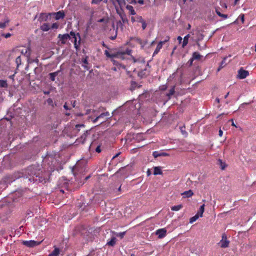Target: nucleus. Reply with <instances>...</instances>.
I'll use <instances>...</instances> for the list:
<instances>
[{
	"instance_id": "obj_13",
	"label": "nucleus",
	"mask_w": 256,
	"mask_h": 256,
	"mask_svg": "<svg viewBox=\"0 0 256 256\" xmlns=\"http://www.w3.org/2000/svg\"><path fill=\"white\" fill-rule=\"evenodd\" d=\"M194 194V193L192 190H188L185 191L182 194L183 198H188L191 197Z\"/></svg>"
},
{
	"instance_id": "obj_15",
	"label": "nucleus",
	"mask_w": 256,
	"mask_h": 256,
	"mask_svg": "<svg viewBox=\"0 0 256 256\" xmlns=\"http://www.w3.org/2000/svg\"><path fill=\"white\" fill-rule=\"evenodd\" d=\"M50 28L49 24L44 23L40 26V29L44 32H47L50 30Z\"/></svg>"
},
{
	"instance_id": "obj_31",
	"label": "nucleus",
	"mask_w": 256,
	"mask_h": 256,
	"mask_svg": "<svg viewBox=\"0 0 256 256\" xmlns=\"http://www.w3.org/2000/svg\"><path fill=\"white\" fill-rule=\"evenodd\" d=\"M216 13L218 16L224 19H226L228 17L227 14H222L217 10H216Z\"/></svg>"
},
{
	"instance_id": "obj_49",
	"label": "nucleus",
	"mask_w": 256,
	"mask_h": 256,
	"mask_svg": "<svg viewBox=\"0 0 256 256\" xmlns=\"http://www.w3.org/2000/svg\"><path fill=\"white\" fill-rule=\"evenodd\" d=\"M240 20H241L242 23H244V15L242 14V16H240Z\"/></svg>"
},
{
	"instance_id": "obj_11",
	"label": "nucleus",
	"mask_w": 256,
	"mask_h": 256,
	"mask_svg": "<svg viewBox=\"0 0 256 256\" xmlns=\"http://www.w3.org/2000/svg\"><path fill=\"white\" fill-rule=\"evenodd\" d=\"M54 250L50 253L48 256H58L60 253V249L56 247V246H54Z\"/></svg>"
},
{
	"instance_id": "obj_5",
	"label": "nucleus",
	"mask_w": 256,
	"mask_h": 256,
	"mask_svg": "<svg viewBox=\"0 0 256 256\" xmlns=\"http://www.w3.org/2000/svg\"><path fill=\"white\" fill-rule=\"evenodd\" d=\"M91 130H86L80 138H78L76 142L84 144L91 134Z\"/></svg>"
},
{
	"instance_id": "obj_1",
	"label": "nucleus",
	"mask_w": 256,
	"mask_h": 256,
	"mask_svg": "<svg viewBox=\"0 0 256 256\" xmlns=\"http://www.w3.org/2000/svg\"><path fill=\"white\" fill-rule=\"evenodd\" d=\"M47 172H43L39 166H28L25 170L24 177L30 182H46L48 176Z\"/></svg>"
},
{
	"instance_id": "obj_26",
	"label": "nucleus",
	"mask_w": 256,
	"mask_h": 256,
	"mask_svg": "<svg viewBox=\"0 0 256 256\" xmlns=\"http://www.w3.org/2000/svg\"><path fill=\"white\" fill-rule=\"evenodd\" d=\"M200 217V216L198 214H196L195 216L192 217L190 219V223L192 224L193 222H196Z\"/></svg>"
},
{
	"instance_id": "obj_3",
	"label": "nucleus",
	"mask_w": 256,
	"mask_h": 256,
	"mask_svg": "<svg viewBox=\"0 0 256 256\" xmlns=\"http://www.w3.org/2000/svg\"><path fill=\"white\" fill-rule=\"evenodd\" d=\"M71 36V41L74 42V48L78 50L80 42V36L78 33L75 34L74 32L72 31L70 32Z\"/></svg>"
},
{
	"instance_id": "obj_48",
	"label": "nucleus",
	"mask_w": 256,
	"mask_h": 256,
	"mask_svg": "<svg viewBox=\"0 0 256 256\" xmlns=\"http://www.w3.org/2000/svg\"><path fill=\"white\" fill-rule=\"evenodd\" d=\"M96 151L97 152H101L100 146H98L96 149Z\"/></svg>"
},
{
	"instance_id": "obj_40",
	"label": "nucleus",
	"mask_w": 256,
	"mask_h": 256,
	"mask_svg": "<svg viewBox=\"0 0 256 256\" xmlns=\"http://www.w3.org/2000/svg\"><path fill=\"white\" fill-rule=\"evenodd\" d=\"M176 75H177L176 73H174L172 76H170L169 77V78H168V80H171L175 78Z\"/></svg>"
},
{
	"instance_id": "obj_21",
	"label": "nucleus",
	"mask_w": 256,
	"mask_h": 256,
	"mask_svg": "<svg viewBox=\"0 0 256 256\" xmlns=\"http://www.w3.org/2000/svg\"><path fill=\"white\" fill-rule=\"evenodd\" d=\"M175 86H173L169 90V92L166 94V96H168V98H170L171 96H172L175 92Z\"/></svg>"
},
{
	"instance_id": "obj_28",
	"label": "nucleus",
	"mask_w": 256,
	"mask_h": 256,
	"mask_svg": "<svg viewBox=\"0 0 256 256\" xmlns=\"http://www.w3.org/2000/svg\"><path fill=\"white\" fill-rule=\"evenodd\" d=\"M201 56L198 52H194L192 54V58L194 60H199L201 58Z\"/></svg>"
},
{
	"instance_id": "obj_27",
	"label": "nucleus",
	"mask_w": 256,
	"mask_h": 256,
	"mask_svg": "<svg viewBox=\"0 0 256 256\" xmlns=\"http://www.w3.org/2000/svg\"><path fill=\"white\" fill-rule=\"evenodd\" d=\"M21 52L28 57L30 55V49L28 48H25L24 50H22Z\"/></svg>"
},
{
	"instance_id": "obj_51",
	"label": "nucleus",
	"mask_w": 256,
	"mask_h": 256,
	"mask_svg": "<svg viewBox=\"0 0 256 256\" xmlns=\"http://www.w3.org/2000/svg\"><path fill=\"white\" fill-rule=\"evenodd\" d=\"M222 134H223V132L222 131V130H220L219 131H218V135L220 136H222Z\"/></svg>"
},
{
	"instance_id": "obj_20",
	"label": "nucleus",
	"mask_w": 256,
	"mask_h": 256,
	"mask_svg": "<svg viewBox=\"0 0 256 256\" xmlns=\"http://www.w3.org/2000/svg\"><path fill=\"white\" fill-rule=\"evenodd\" d=\"M58 72H51L49 74L50 78L52 81H54L56 77L58 75Z\"/></svg>"
},
{
	"instance_id": "obj_30",
	"label": "nucleus",
	"mask_w": 256,
	"mask_h": 256,
	"mask_svg": "<svg viewBox=\"0 0 256 256\" xmlns=\"http://www.w3.org/2000/svg\"><path fill=\"white\" fill-rule=\"evenodd\" d=\"M48 16L45 14H41L39 19L40 20H46L48 18Z\"/></svg>"
},
{
	"instance_id": "obj_59",
	"label": "nucleus",
	"mask_w": 256,
	"mask_h": 256,
	"mask_svg": "<svg viewBox=\"0 0 256 256\" xmlns=\"http://www.w3.org/2000/svg\"><path fill=\"white\" fill-rule=\"evenodd\" d=\"M102 45L104 47L108 48L106 45L104 44V42H102Z\"/></svg>"
},
{
	"instance_id": "obj_47",
	"label": "nucleus",
	"mask_w": 256,
	"mask_h": 256,
	"mask_svg": "<svg viewBox=\"0 0 256 256\" xmlns=\"http://www.w3.org/2000/svg\"><path fill=\"white\" fill-rule=\"evenodd\" d=\"M194 59L192 58L188 62V64L190 65V66H192V62H193V61H194Z\"/></svg>"
},
{
	"instance_id": "obj_57",
	"label": "nucleus",
	"mask_w": 256,
	"mask_h": 256,
	"mask_svg": "<svg viewBox=\"0 0 256 256\" xmlns=\"http://www.w3.org/2000/svg\"><path fill=\"white\" fill-rule=\"evenodd\" d=\"M162 156H167V154L165 152H161Z\"/></svg>"
},
{
	"instance_id": "obj_63",
	"label": "nucleus",
	"mask_w": 256,
	"mask_h": 256,
	"mask_svg": "<svg viewBox=\"0 0 256 256\" xmlns=\"http://www.w3.org/2000/svg\"><path fill=\"white\" fill-rule=\"evenodd\" d=\"M92 24V20H90L88 24V26H90V24Z\"/></svg>"
},
{
	"instance_id": "obj_39",
	"label": "nucleus",
	"mask_w": 256,
	"mask_h": 256,
	"mask_svg": "<svg viewBox=\"0 0 256 256\" xmlns=\"http://www.w3.org/2000/svg\"><path fill=\"white\" fill-rule=\"evenodd\" d=\"M58 24L57 23H54L52 24L51 28L52 29H57L58 28Z\"/></svg>"
},
{
	"instance_id": "obj_32",
	"label": "nucleus",
	"mask_w": 256,
	"mask_h": 256,
	"mask_svg": "<svg viewBox=\"0 0 256 256\" xmlns=\"http://www.w3.org/2000/svg\"><path fill=\"white\" fill-rule=\"evenodd\" d=\"M9 20L8 19H6L4 22H0V28H5Z\"/></svg>"
},
{
	"instance_id": "obj_14",
	"label": "nucleus",
	"mask_w": 256,
	"mask_h": 256,
	"mask_svg": "<svg viewBox=\"0 0 256 256\" xmlns=\"http://www.w3.org/2000/svg\"><path fill=\"white\" fill-rule=\"evenodd\" d=\"M111 233L114 236L120 237L121 238H123L124 235L126 234V232H116L114 231H112Z\"/></svg>"
},
{
	"instance_id": "obj_18",
	"label": "nucleus",
	"mask_w": 256,
	"mask_h": 256,
	"mask_svg": "<svg viewBox=\"0 0 256 256\" xmlns=\"http://www.w3.org/2000/svg\"><path fill=\"white\" fill-rule=\"evenodd\" d=\"M204 206H205L204 204H203L202 205L200 206L198 211L196 213V214H198L200 217H202V216L203 213H204Z\"/></svg>"
},
{
	"instance_id": "obj_62",
	"label": "nucleus",
	"mask_w": 256,
	"mask_h": 256,
	"mask_svg": "<svg viewBox=\"0 0 256 256\" xmlns=\"http://www.w3.org/2000/svg\"><path fill=\"white\" fill-rule=\"evenodd\" d=\"M83 62H84V64H87L88 63L87 60H86V59H84V60L83 61Z\"/></svg>"
},
{
	"instance_id": "obj_61",
	"label": "nucleus",
	"mask_w": 256,
	"mask_h": 256,
	"mask_svg": "<svg viewBox=\"0 0 256 256\" xmlns=\"http://www.w3.org/2000/svg\"><path fill=\"white\" fill-rule=\"evenodd\" d=\"M76 106V101H74L72 104V106L74 108Z\"/></svg>"
},
{
	"instance_id": "obj_29",
	"label": "nucleus",
	"mask_w": 256,
	"mask_h": 256,
	"mask_svg": "<svg viewBox=\"0 0 256 256\" xmlns=\"http://www.w3.org/2000/svg\"><path fill=\"white\" fill-rule=\"evenodd\" d=\"M218 164L220 166L222 170H224L225 168L226 164L222 161V160L219 159L218 160Z\"/></svg>"
},
{
	"instance_id": "obj_16",
	"label": "nucleus",
	"mask_w": 256,
	"mask_h": 256,
	"mask_svg": "<svg viewBox=\"0 0 256 256\" xmlns=\"http://www.w3.org/2000/svg\"><path fill=\"white\" fill-rule=\"evenodd\" d=\"M113 235V236L112 238L110 240H108L107 244L110 246H114L116 242V238Z\"/></svg>"
},
{
	"instance_id": "obj_54",
	"label": "nucleus",
	"mask_w": 256,
	"mask_h": 256,
	"mask_svg": "<svg viewBox=\"0 0 256 256\" xmlns=\"http://www.w3.org/2000/svg\"><path fill=\"white\" fill-rule=\"evenodd\" d=\"M132 21L134 22H136V17L132 16L131 18Z\"/></svg>"
},
{
	"instance_id": "obj_55",
	"label": "nucleus",
	"mask_w": 256,
	"mask_h": 256,
	"mask_svg": "<svg viewBox=\"0 0 256 256\" xmlns=\"http://www.w3.org/2000/svg\"><path fill=\"white\" fill-rule=\"evenodd\" d=\"M50 91H44V94H50Z\"/></svg>"
},
{
	"instance_id": "obj_24",
	"label": "nucleus",
	"mask_w": 256,
	"mask_h": 256,
	"mask_svg": "<svg viewBox=\"0 0 256 256\" xmlns=\"http://www.w3.org/2000/svg\"><path fill=\"white\" fill-rule=\"evenodd\" d=\"M8 86L6 80H0V88H6Z\"/></svg>"
},
{
	"instance_id": "obj_9",
	"label": "nucleus",
	"mask_w": 256,
	"mask_h": 256,
	"mask_svg": "<svg viewBox=\"0 0 256 256\" xmlns=\"http://www.w3.org/2000/svg\"><path fill=\"white\" fill-rule=\"evenodd\" d=\"M166 230L164 228H160L156 230V234L158 236L159 238H162L166 236Z\"/></svg>"
},
{
	"instance_id": "obj_46",
	"label": "nucleus",
	"mask_w": 256,
	"mask_h": 256,
	"mask_svg": "<svg viewBox=\"0 0 256 256\" xmlns=\"http://www.w3.org/2000/svg\"><path fill=\"white\" fill-rule=\"evenodd\" d=\"M47 102L49 104H53V100L50 98H49L47 100Z\"/></svg>"
},
{
	"instance_id": "obj_2",
	"label": "nucleus",
	"mask_w": 256,
	"mask_h": 256,
	"mask_svg": "<svg viewBox=\"0 0 256 256\" xmlns=\"http://www.w3.org/2000/svg\"><path fill=\"white\" fill-rule=\"evenodd\" d=\"M131 50L127 49L124 52H116L110 54L108 50H104V54L106 56V57L110 58L112 59V61L114 65L115 66L112 68V70L116 71L118 69L122 68L123 69L126 68V66L120 64L117 60L116 59H120V60H124L126 58V56H130V54Z\"/></svg>"
},
{
	"instance_id": "obj_44",
	"label": "nucleus",
	"mask_w": 256,
	"mask_h": 256,
	"mask_svg": "<svg viewBox=\"0 0 256 256\" xmlns=\"http://www.w3.org/2000/svg\"><path fill=\"white\" fill-rule=\"evenodd\" d=\"M180 130H181L182 133L184 135L186 136L188 135V133H187V132H186V131H185L184 130L182 129V128H180Z\"/></svg>"
},
{
	"instance_id": "obj_38",
	"label": "nucleus",
	"mask_w": 256,
	"mask_h": 256,
	"mask_svg": "<svg viewBox=\"0 0 256 256\" xmlns=\"http://www.w3.org/2000/svg\"><path fill=\"white\" fill-rule=\"evenodd\" d=\"M11 36H12V34L10 33L2 34V36L6 38H10Z\"/></svg>"
},
{
	"instance_id": "obj_36",
	"label": "nucleus",
	"mask_w": 256,
	"mask_h": 256,
	"mask_svg": "<svg viewBox=\"0 0 256 256\" xmlns=\"http://www.w3.org/2000/svg\"><path fill=\"white\" fill-rule=\"evenodd\" d=\"M16 62L18 66L21 64V58L20 56H18L16 58Z\"/></svg>"
},
{
	"instance_id": "obj_58",
	"label": "nucleus",
	"mask_w": 256,
	"mask_h": 256,
	"mask_svg": "<svg viewBox=\"0 0 256 256\" xmlns=\"http://www.w3.org/2000/svg\"><path fill=\"white\" fill-rule=\"evenodd\" d=\"M229 94V92H228L225 96H224V98H226Z\"/></svg>"
},
{
	"instance_id": "obj_50",
	"label": "nucleus",
	"mask_w": 256,
	"mask_h": 256,
	"mask_svg": "<svg viewBox=\"0 0 256 256\" xmlns=\"http://www.w3.org/2000/svg\"><path fill=\"white\" fill-rule=\"evenodd\" d=\"M178 40V41L179 43H180L182 42V38L180 36H178L177 38Z\"/></svg>"
},
{
	"instance_id": "obj_34",
	"label": "nucleus",
	"mask_w": 256,
	"mask_h": 256,
	"mask_svg": "<svg viewBox=\"0 0 256 256\" xmlns=\"http://www.w3.org/2000/svg\"><path fill=\"white\" fill-rule=\"evenodd\" d=\"M84 125L83 124H76V128H74V130H76L77 132H78L80 130V128H84Z\"/></svg>"
},
{
	"instance_id": "obj_19",
	"label": "nucleus",
	"mask_w": 256,
	"mask_h": 256,
	"mask_svg": "<svg viewBox=\"0 0 256 256\" xmlns=\"http://www.w3.org/2000/svg\"><path fill=\"white\" fill-rule=\"evenodd\" d=\"M189 38H190V34H188L186 35L184 37V40L182 41V48H184V46H186L187 45V44L188 43Z\"/></svg>"
},
{
	"instance_id": "obj_52",
	"label": "nucleus",
	"mask_w": 256,
	"mask_h": 256,
	"mask_svg": "<svg viewBox=\"0 0 256 256\" xmlns=\"http://www.w3.org/2000/svg\"><path fill=\"white\" fill-rule=\"evenodd\" d=\"M64 108L65 110H70V108H68V106H67L66 103V104H64Z\"/></svg>"
},
{
	"instance_id": "obj_22",
	"label": "nucleus",
	"mask_w": 256,
	"mask_h": 256,
	"mask_svg": "<svg viewBox=\"0 0 256 256\" xmlns=\"http://www.w3.org/2000/svg\"><path fill=\"white\" fill-rule=\"evenodd\" d=\"M162 172L160 168L159 167H154V175H158L162 174Z\"/></svg>"
},
{
	"instance_id": "obj_41",
	"label": "nucleus",
	"mask_w": 256,
	"mask_h": 256,
	"mask_svg": "<svg viewBox=\"0 0 256 256\" xmlns=\"http://www.w3.org/2000/svg\"><path fill=\"white\" fill-rule=\"evenodd\" d=\"M98 22H105V23H106L108 22V20H106V19L104 18H100V20H98Z\"/></svg>"
},
{
	"instance_id": "obj_7",
	"label": "nucleus",
	"mask_w": 256,
	"mask_h": 256,
	"mask_svg": "<svg viewBox=\"0 0 256 256\" xmlns=\"http://www.w3.org/2000/svg\"><path fill=\"white\" fill-rule=\"evenodd\" d=\"M169 37H167L164 40V41H160L158 42V44L157 46H156V48L155 49L154 53H153V56H156V54H157L160 51V49L162 48V45L166 42L168 41L169 40Z\"/></svg>"
},
{
	"instance_id": "obj_60",
	"label": "nucleus",
	"mask_w": 256,
	"mask_h": 256,
	"mask_svg": "<svg viewBox=\"0 0 256 256\" xmlns=\"http://www.w3.org/2000/svg\"><path fill=\"white\" fill-rule=\"evenodd\" d=\"M147 174H148V176H150V170H148L147 172Z\"/></svg>"
},
{
	"instance_id": "obj_42",
	"label": "nucleus",
	"mask_w": 256,
	"mask_h": 256,
	"mask_svg": "<svg viewBox=\"0 0 256 256\" xmlns=\"http://www.w3.org/2000/svg\"><path fill=\"white\" fill-rule=\"evenodd\" d=\"M102 1V0H92V4H98Z\"/></svg>"
},
{
	"instance_id": "obj_45",
	"label": "nucleus",
	"mask_w": 256,
	"mask_h": 256,
	"mask_svg": "<svg viewBox=\"0 0 256 256\" xmlns=\"http://www.w3.org/2000/svg\"><path fill=\"white\" fill-rule=\"evenodd\" d=\"M204 36L202 34H200L199 36L197 38V40L200 41L203 39Z\"/></svg>"
},
{
	"instance_id": "obj_53",
	"label": "nucleus",
	"mask_w": 256,
	"mask_h": 256,
	"mask_svg": "<svg viewBox=\"0 0 256 256\" xmlns=\"http://www.w3.org/2000/svg\"><path fill=\"white\" fill-rule=\"evenodd\" d=\"M138 2L139 4H143L144 3V1L143 0H138Z\"/></svg>"
},
{
	"instance_id": "obj_4",
	"label": "nucleus",
	"mask_w": 256,
	"mask_h": 256,
	"mask_svg": "<svg viewBox=\"0 0 256 256\" xmlns=\"http://www.w3.org/2000/svg\"><path fill=\"white\" fill-rule=\"evenodd\" d=\"M41 242L35 241L34 240H23L22 242V244L23 245L28 247V248H34L37 246H38Z\"/></svg>"
},
{
	"instance_id": "obj_8",
	"label": "nucleus",
	"mask_w": 256,
	"mask_h": 256,
	"mask_svg": "<svg viewBox=\"0 0 256 256\" xmlns=\"http://www.w3.org/2000/svg\"><path fill=\"white\" fill-rule=\"evenodd\" d=\"M249 74V72L248 70H244L241 68L238 71V78L240 79L245 78Z\"/></svg>"
},
{
	"instance_id": "obj_10",
	"label": "nucleus",
	"mask_w": 256,
	"mask_h": 256,
	"mask_svg": "<svg viewBox=\"0 0 256 256\" xmlns=\"http://www.w3.org/2000/svg\"><path fill=\"white\" fill-rule=\"evenodd\" d=\"M229 241L226 240V236H222V240L220 242V246L223 248L228 247Z\"/></svg>"
},
{
	"instance_id": "obj_35",
	"label": "nucleus",
	"mask_w": 256,
	"mask_h": 256,
	"mask_svg": "<svg viewBox=\"0 0 256 256\" xmlns=\"http://www.w3.org/2000/svg\"><path fill=\"white\" fill-rule=\"evenodd\" d=\"M135 17H136V22H143L144 20H143L142 16H136Z\"/></svg>"
},
{
	"instance_id": "obj_6",
	"label": "nucleus",
	"mask_w": 256,
	"mask_h": 256,
	"mask_svg": "<svg viewBox=\"0 0 256 256\" xmlns=\"http://www.w3.org/2000/svg\"><path fill=\"white\" fill-rule=\"evenodd\" d=\"M59 41L62 44H66L68 40L71 39V36L70 34H59L58 35Z\"/></svg>"
},
{
	"instance_id": "obj_56",
	"label": "nucleus",
	"mask_w": 256,
	"mask_h": 256,
	"mask_svg": "<svg viewBox=\"0 0 256 256\" xmlns=\"http://www.w3.org/2000/svg\"><path fill=\"white\" fill-rule=\"evenodd\" d=\"M116 37V34L114 36H111L110 38L112 40H114Z\"/></svg>"
},
{
	"instance_id": "obj_64",
	"label": "nucleus",
	"mask_w": 256,
	"mask_h": 256,
	"mask_svg": "<svg viewBox=\"0 0 256 256\" xmlns=\"http://www.w3.org/2000/svg\"><path fill=\"white\" fill-rule=\"evenodd\" d=\"M132 3H133V4H136V0H133L132 1Z\"/></svg>"
},
{
	"instance_id": "obj_17",
	"label": "nucleus",
	"mask_w": 256,
	"mask_h": 256,
	"mask_svg": "<svg viewBox=\"0 0 256 256\" xmlns=\"http://www.w3.org/2000/svg\"><path fill=\"white\" fill-rule=\"evenodd\" d=\"M126 8L129 11V13L131 15H135L136 14L132 6L127 5Z\"/></svg>"
},
{
	"instance_id": "obj_33",
	"label": "nucleus",
	"mask_w": 256,
	"mask_h": 256,
	"mask_svg": "<svg viewBox=\"0 0 256 256\" xmlns=\"http://www.w3.org/2000/svg\"><path fill=\"white\" fill-rule=\"evenodd\" d=\"M152 156L154 158H156L158 156H162L161 152H158V151H154L152 153Z\"/></svg>"
},
{
	"instance_id": "obj_23",
	"label": "nucleus",
	"mask_w": 256,
	"mask_h": 256,
	"mask_svg": "<svg viewBox=\"0 0 256 256\" xmlns=\"http://www.w3.org/2000/svg\"><path fill=\"white\" fill-rule=\"evenodd\" d=\"M182 207H183L182 205L180 204L172 206L171 208V210L173 211H178L181 208H182Z\"/></svg>"
},
{
	"instance_id": "obj_25",
	"label": "nucleus",
	"mask_w": 256,
	"mask_h": 256,
	"mask_svg": "<svg viewBox=\"0 0 256 256\" xmlns=\"http://www.w3.org/2000/svg\"><path fill=\"white\" fill-rule=\"evenodd\" d=\"M110 114H109L107 112L106 113H102V114H100L99 116H97L94 120V122H96L98 121V120L103 117L104 116H109Z\"/></svg>"
},
{
	"instance_id": "obj_37",
	"label": "nucleus",
	"mask_w": 256,
	"mask_h": 256,
	"mask_svg": "<svg viewBox=\"0 0 256 256\" xmlns=\"http://www.w3.org/2000/svg\"><path fill=\"white\" fill-rule=\"evenodd\" d=\"M117 2L118 3V4H119V6H120L124 5L125 4V0H116Z\"/></svg>"
},
{
	"instance_id": "obj_43",
	"label": "nucleus",
	"mask_w": 256,
	"mask_h": 256,
	"mask_svg": "<svg viewBox=\"0 0 256 256\" xmlns=\"http://www.w3.org/2000/svg\"><path fill=\"white\" fill-rule=\"evenodd\" d=\"M142 24V28L143 30H144L146 26V24L144 20H143V22H140Z\"/></svg>"
},
{
	"instance_id": "obj_12",
	"label": "nucleus",
	"mask_w": 256,
	"mask_h": 256,
	"mask_svg": "<svg viewBox=\"0 0 256 256\" xmlns=\"http://www.w3.org/2000/svg\"><path fill=\"white\" fill-rule=\"evenodd\" d=\"M55 18L56 20H58L61 18H63L64 17V13L62 10H60L55 14Z\"/></svg>"
}]
</instances>
